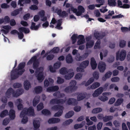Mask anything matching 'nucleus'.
<instances>
[{
    "mask_svg": "<svg viewBox=\"0 0 130 130\" xmlns=\"http://www.w3.org/2000/svg\"><path fill=\"white\" fill-rule=\"evenodd\" d=\"M33 62V68L35 70H36V73H37L38 71L39 62L38 59H37V57L36 56H34L32 57L31 59L28 61L27 63L28 65H30Z\"/></svg>",
    "mask_w": 130,
    "mask_h": 130,
    "instance_id": "3",
    "label": "nucleus"
},
{
    "mask_svg": "<svg viewBox=\"0 0 130 130\" xmlns=\"http://www.w3.org/2000/svg\"><path fill=\"white\" fill-rule=\"evenodd\" d=\"M78 11H80L83 13L85 11L84 8L81 5H79L78 6Z\"/></svg>",
    "mask_w": 130,
    "mask_h": 130,
    "instance_id": "55",
    "label": "nucleus"
},
{
    "mask_svg": "<svg viewBox=\"0 0 130 130\" xmlns=\"http://www.w3.org/2000/svg\"><path fill=\"white\" fill-rule=\"evenodd\" d=\"M54 56L53 55L51 54L48 55L46 57L47 60H52L54 58Z\"/></svg>",
    "mask_w": 130,
    "mask_h": 130,
    "instance_id": "56",
    "label": "nucleus"
},
{
    "mask_svg": "<svg viewBox=\"0 0 130 130\" xmlns=\"http://www.w3.org/2000/svg\"><path fill=\"white\" fill-rule=\"evenodd\" d=\"M60 93V91H58L57 92L54 93L53 95L54 96H57L58 97L60 98L62 96L61 94Z\"/></svg>",
    "mask_w": 130,
    "mask_h": 130,
    "instance_id": "57",
    "label": "nucleus"
},
{
    "mask_svg": "<svg viewBox=\"0 0 130 130\" xmlns=\"http://www.w3.org/2000/svg\"><path fill=\"white\" fill-rule=\"evenodd\" d=\"M60 120L58 118H52L49 119L48 120L49 124H54L60 122Z\"/></svg>",
    "mask_w": 130,
    "mask_h": 130,
    "instance_id": "15",
    "label": "nucleus"
},
{
    "mask_svg": "<svg viewBox=\"0 0 130 130\" xmlns=\"http://www.w3.org/2000/svg\"><path fill=\"white\" fill-rule=\"evenodd\" d=\"M69 71L68 74L65 75L64 76L65 78L67 80H69L71 79L73 77L74 74V73L72 69H69Z\"/></svg>",
    "mask_w": 130,
    "mask_h": 130,
    "instance_id": "12",
    "label": "nucleus"
},
{
    "mask_svg": "<svg viewBox=\"0 0 130 130\" xmlns=\"http://www.w3.org/2000/svg\"><path fill=\"white\" fill-rule=\"evenodd\" d=\"M94 44V42L93 40H90L87 42L86 44V47L87 48L92 47Z\"/></svg>",
    "mask_w": 130,
    "mask_h": 130,
    "instance_id": "33",
    "label": "nucleus"
},
{
    "mask_svg": "<svg viewBox=\"0 0 130 130\" xmlns=\"http://www.w3.org/2000/svg\"><path fill=\"white\" fill-rule=\"evenodd\" d=\"M113 118V116H106L104 117L103 121L105 122H106L111 120Z\"/></svg>",
    "mask_w": 130,
    "mask_h": 130,
    "instance_id": "34",
    "label": "nucleus"
},
{
    "mask_svg": "<svg viewBox=\"0 0 130 130\" xmlns=\"http://www.w3.org/2000/svg\"><path fill=\"white\" fill-rule=\"evenodd\" d=\"M24 92L23 90L22 89H19L15 91L14 90L11 88H10L7 90L6 92V96L8 98H9L11 94L14 97H18L22 94Z\"/></svg>",
    "mask_w": 130,
    "mask_h": 130,
    "instance_id": "1",
    "label": "nucleus"
},
{
    "mask_svg": "<svg viewBox=\"0 0 130 130\" xmlns=\"http://www.w3.org/2000/svg\"><path fill=\"white\" fill-rule=\"evenodd\" d=\"M63 107L61 105H55L52 107V109L55 111L59 110L58 111L55 113L54 115V117H59L61 115L63 112Z\"/></svg>",
    "mask_w": 130,
    "mask_h": 130,
    "instance_id": "6",
    "label": "nucleus"
},
{
    "mask_svg": "<svg viewBox=\"0 0 130 130\" xmlns=\"http://www.w3.org/2000/svg\"><path fill=\"white\" fill-rule=\"evenodd\" d=\"M76 81L74 80H71L70 83V86H71L72 87H75V88H74V89L75 90H76L77 88V87L76 86Z\"/></svg>",
    "mask_w": 130,
    "mask_h": 130,
    "instance_id": "41",
    "label": "nucleus"
},
{
    "mask_svg": "<svg viewBox=\"0 0 130 130\" xmlns=\"http://www.w3.org/2000/svg\"><path fill=\"white\" fill-rule=\"evenodd\" d=\"M112 74V72L110 71H108L105 74V77H102V79L104 80H106L107 78H108L111 77Z\"/></svg>",
    "mask_w": 130,
    "mask_h": 130,
    "instance_id": "31",
    "label": "nucleus"
},
{
    "mask_svg": "<svg viewBox=\"0 0 130 130\" xmlns=\"http://www.w3.org/2000/svg\"><path fill=\"white\" fill-rule=\"evenodd\" d=\"M77 36V34H74L71 37V39L72 41V44H74L76 42L77 39H78Z\"/></svg>",
    "mask_w": 130,
    "mask_h": 130,
    "instance_id": "28",
    "label": "nucleus"
},
{
    "mask_svg": "<svg viewBox=\"0 0 130 130\" xmlns=\"http://www.w3.org/2000/svg\"><path fill=\"white\" fill-rule=\"evenodd\" d=\"M40 97L38 96H36L34 98L33 101V105L34 107L36 106L39 101Z\"/></svg>",
    "mask_w": 130,
    "mask_h": 130,
    "instance_id": "23",
    "label": "nucleus"
},
{
    "mask_svg": "<svg viewBox=\"0 0 130 130\" xmlns=\"http://www.w3.org/2000/svg\"><path fill=\"white\" fill-rule=\"evenodd\" d=\"M19 29L20 30V31L24 32L25 34L28 33L30 32V30L28 28L24 27H20L19 28Z\"/></svg>",
    "mask_w": 130,
    "mask_h": 130,
    "instance_id": "37",
    "label": "nucleus"
},
{
    "mask_svg": "<svg viewBox=\"0 0 130 130\" xmlns=\"http://www.w3.org/2000/svg\"><path fill=\"white\" fill-rule=\"evenodd\" d=\"M59 89V87L57 86L50 87H48L46 89L47 92H55L58 90Z\"/></svg>",
    "mask_w": 130,
    "mask_h": 130,
    "instance_id": "14",
    "label": "nucleus"
},
{
    "mask_svg": "<svg viewBox=\"0 0 130 130\" xmlns=\"http://www.w3.org/2000/svg\"><path fill=\"white\" fill-rule=\"evenodd\" d=\"M17 68L12 69L11 71L10 74L11 78V80H14L17 78L20 75H21L25 72V69L18 71Z\"/></svg>",
    "mask_w": 130,
    "mask_h": 130,
    "instance_id": "4",
    "label": "nucleus"
},
{
    "mask_svg": "<svg viewBox=\"0 0 130 130\" xmlns=\"http://www.w3.org/2000/svg\"><path fill=\"white\" fill-rule=\"evenodd\" d=\"M20 117H23L21 121V122L23 124H25L28 121V117H27L25 116H21V114H20Z\"/></svg>",
    "mask_w": 130,
    "mask_h": 130,
    "instance_id": "42",
    "label": "nucleus"
},
{
    "mask_svg": "<svg viewBox=\"0 0 130 130\" xmlns=\"http://www.w3.org/2000/svg\"><path fill=\"white\" fill-rule=\"evenodd\" d=\"M103 90V88L102 87H100L96 90V91H97L99 95L101 94Z\"/></svg>",
    "mask_w": 130,
    "mask_h": 130,
    "instance_id": "62",
    "label": "nucleus"
},
{
    "mask_svg": "<svg viewBox=\"0 0 130 130\" xmlns=\"http://www.w3.org/2000/svg\"><path fill=\"white\" fill-rule=\"evenodd\" d=\"M93 77H91L89 78V80L85 84L86 86H87L92 83L94 81V78L96 79H98L99 77V73L98 72H94L93 74Z\"/></svg>",
    "mask_w": 130,
    "mask_h": 130,
    "instance_id": "9",
    "label": "nucleus"
},
{
    "mask_svg": "<svg viewBox=\"0 0 130 130\" xmlns=\"http://www.w3.org/2000/svg\"><path fill=\"white\" fill-rule=\"evenodd\" d=\"M13 86L14 88H19L21 86V84L19 83H15L13 84Z\"/></svg>",
    "mask_w": 130,
    "mask_h": 130,
    "instance_id": "54",
    "label": "nucleus"
},
{
    "mask_svg": "<svg viewBox=\"0 0 130 130\" xmlns=\"http://www.w3.org/2000/svg\"><path fill=\"white\" fill-rule=\"evenodd\" d=\"M33 124L34 129H38L40 126V122L39 120H34Z\"/></svg>",
    "mask_w": 130,
    "mask_h": 130,
    "instance_id": "26",
    "label": "nucleus"
},
{
    "mask_svg": "<svg viewBox=\"0 0 130 130\" xmlns=\"http://www.w3.org/2000/svg\"><path fill=\"white\" fill-rule=\"evenodd\" d=\"M26 115L32 116L34 115V109L32 107L30 106L28 108H25L21 112V116H24Z\"/></svg>",
    "mask_w": 130,
    "mask_h": 130,
    "instance_id": "5",
    "label": "nucleus"
},
{
    "mask_svg": "<svg viewBox=\"0 0 130 130\" xmlns=\"http://www.w3.org/2000/svg\"><path fill=\"white\" fill-rule=\"evenodd\" d=\"M75 59L77 61H81L83 60V58L80 56V54L78 53L75 58Z\"/></svg>",
    "mask_w": 130,
    "mask_h": 130,
    "instance_id": "46",
    "label": "nucleus"
},
{
    "mask_svg": "<svg viewBox=\"0 0 130 130\" xmlns=\"http://www.w3.org/2000/svg\"><path fill=\"white\" fill-rule=\"evenodd\" d=\"M19 30L20 32H18V37L19 39H22L24 37V35L22 33V31H20V30H19Z\"/></svg>",
    "mask_w": 130,
    "mask_h": 130,
    "instance_id": "51",
    "label": "nucleus"
},
{
    "mask_svg": "<svg viewBox=\"0 0 130 130\" xmlns=\"http://www.w3.org/2000/svg\"><path fill=\"white\" fill-rule=\"evenodd\" d=\"M24 88L26 90H28L31 87L30 83L27 80L24 81Z\"/></svg>",
    "mask_w": 130,
    "mask_h": 130,
    "instance_id": "20",
    "label": "nucleus"
},
{
    "mask_svg": "<svg viewBox=\"0 0 130 130\" xmlns=\"http://www.w3.org/2000/svg\"><path fill=\"white\" fill-rule=\"evenodd\" d=\"M25 65V62H21L20 63L18 67L17 70L19 71L22 70L23 69H24Z\"/></svg>",
    "mask_w": 130,
    "mask_h": 130,
    "instance_id": "30",
    "label": "nucleus"
},
{
    "mask_svg": "<svg viewBox=\"0 0 130 130\" xmlns=\"http://www.w3.org/2000/svg\"><path fill=\"white\" fill-rule=\"evenodd\" d=\"M68 14V13H67L66 11H63L62 12L60 17L63 18L64 17H66Z\"/></svg>",
    "mask_w": 130,
    "mask_h": 130,
    "instance_id": "60",
    "label": "nucleus"
},
{
    "mask_svg": "<svg viewBox=\"0 0 130 130\" xmlns=\"http://www.w3.org/2000/svg\"><path fill=\"white\" fill-rule=\"evenodd\" d=\"M89 63V61L88 60H86L82 62L80 64V66L83 68H85L88 66Z\"/></svg>",
    "mask_w": 130,
    "mask_h": 130,
    "instance_id": "21",
    "label": "nucleus"
},
{
    "mask_svg": "<svg viewBox=\"0 0 130 130\" xmlns=\"http://www.w3.org/2000/svg\"><path fill=\"white\" fill-rule=\"evenodd\" d=\"M34 90L36 94H39L42 92V88L41 86H37L35 88Z\"/></svg>",
    "mask_w": 130,
    "mask_h": 130,
    "instance_id": "32",
    "label": "nucleus"
},
{
    "mask_svg": "<svg viewBox=\"0 0 130 130\" xmlns=\"http://www.w3.org/2000/svg\"><path fill=\"white\" fill-rule=\"evenodd\" d=\"M9 115L11 119H14L15 118V111L12 109H11L10 110Z\"/></svg>",
    "mask_w": 130,
    "mask_h": 130,
    "instance_id": "19",
    "label": "nucleus"
},
{
    "mask_svg": "<svg viewBox=\"0 0 130 130\" xmlns=\"http://www.w3.org/2000/svg\"><path fill=\"white\" fill-rule=\"evenodd\" d=\"M44 107L42 103H40L37 106V110L39 111L42 109Z\"/></svg>",
    "mask_w": 130,
    "mask_h": 130,
    "instance_id": "48",
    "label": "nucleus"
},
{
    "mask_svg": "<svg viewBox=\"0 0 130 130\" xmlns=\"http://www.w3.org/2000/svg\"><path fill=\"white\" fill-rule=\"evenodd\" d=\"M20 11L19 9H15L11 12V15L12 16H16L19 13Z\"/></svg>",
    "mask_w": 130,
    "mask_h": 130,
    "instance_id": "43",
    "label": "nucleus"
},
{
    "mask_svg": "<svg viewBox=\"0 0 130 130\" xmlns=\"http://www.w3.org/2000/svg\"><path fill=\"white\" fill-rule=\"evenodd\" d=\"M73 120L72 119H69L68 120L66 121L63 122L62 125H67L73 122Z\"/></svg>",
    "mask_w": 130,
    "mask_h": 130,
    "instance_id": "47",
    "label": "nucleus"
},
{
    "mask_svg": "<svg viewBox=\"0 0 130 130\" xmlns=\"http://www.w3.org/2000/svg\"><path fill=\"white\" fill-rule=\"evenodd\" d=\"M98 68L100 72H103L106 68V64L104 62H100L98 64Z\"/></svg>",
    "mask_w": 130,
    "mask_h": 130,
    "instance_id": "11",
    "label": "nucleus"
},
{
    "mask_svg": "<svg viewBox=\"0 0 130 130\" xmlns=\"http://www.w3.org/2000/svg\"><path fill=\"white\" fill-rule=\"evenodd\" d=\"M38 69L37 73H35V75L39 82H41L43 80L44 78L43 75V68L41 67L38 68Z\"/></svg>",
    "mask_w": 130,
    "mask_h": 130,
    "instance_id": "7",
    "label": "nucleus"
},
{
    "mask_svg": "<svg viewBox=\"0 0 130 130\" xmlns=\"http://www.w3.org/2000/svg\"><path fill=\"white\" fill-rule=\"evenodd\" d=\"M29 8L30 9L33 10H37L38 9L37 6L36 5H31V6L29 7Z\"/></svg>",
    "mask_w": 130,
    "mask_h": 130,
    "instance_id": "63",
    "label": "nucleus"
},
{
    "mask_svg": "<svg viewBox=\"0 0 130 130\" xmlns=\"http://www.w3.org/2000/svg\"><path fill=\"white\" fill-rule=\"evenodd\" d=\"M102 109L100 107L96 108L93 109L92 110V113H97L101 112L102 111Z\"/></svg>",
    "mask_w": 130,
    "mask_h": 130,
    "instance_id": "38",
    "label": "nucleus"
},
{
    "mask_svg": "<svg viewBox=\"0 0 130 130\" xmlns=\"http://www.w3.org/2000/svg\"><path fill=\"white\" fill-rule=\"evenodd\" d=\"M42 113L45 116H49L51 115L50 111L48 109H44L41 111Z\"/></svg>",
    "mask_w": 130,
    "mask_h": 130,
    "instance_id": "40",
    "label": "nucleus"
},
{
    "mask_svg": "<svg viewBox=\"0 0 130 130\" xmlns=\"http://www.w3.org/2000/svg\"><path fill=\"white\" fill-rule=\"evenodd\" d=\"M86 97V95L85 94L80 93L77 95V100L78 101H80L84 99Z\"/></svg>",
    "mask_w": 130,
    "mask_h": 130,
    "instance_id": "25",
    "label": "nucleus"
},
{
    "mask_svg": "<svg viewBox=\"0 0 130 130\" xmlns=\"http://www.w3.org/2000/svg\"><path fill=\"white\" fill-rule=\"evenodd\" d=\"M105 36L106 33L105 32L100 33L97 32L94 33V36L96 39L98 40L94 46V49L100 48L101 43L100 40L103 38Z\"/></svg>",
    "mask_w": 130,
    "mask_h": 130,
    "instance_id": "2",
    "label": "nucleus"
},
{
    "mask_svg": "<svg viewBox=\"0 0 130 130\" xmlns=\"http://www.w3.org/2000/svg\"><path fill=\"white\" fill-rule=\"evenodd\" d=\"M82 77V75L80 73H78L75 76V79H81Z\"/></svg>",
    "mask_w": 130,
    "mask_h": 130,
    "instance_id": "59",
    "label": "nucleus"
},
{
    "mask_svg": "<svg viewBox=\"0 0 130 130\" xmlns=\"http://www.w3.org/2000/svg\"><path fill=\"white\" fill-rule=\"evenodd\" d=\"M90 64L92 67V68L93 70L95 69L97 67V64L96 63V61L93 57L91 58L90 61Z\"/></svg>",
    "mask_w": 130,
    "mask_h": 130,
    "instance_id": "16",
    "label": "nucleus"
},
{
    "mask_svg": "<svg viewBox=\"0 0 130 130\" xmlns=\"http://www.w3.org/2000/svg\"><path fill=\"white\" fill-rule=\"evenodd\" d=\"M126 41L124 40H121L119 43V46L120 47L123 48L126 45Z\"/></svg>",
    "mask_w": 130,
    "mask_h": 130,
    "instance_id": "45",
    "label": "nucleus"
},
{
    "mask_svg": "<svg viewBox=\"0 0 130 130\" xmlns=\"http://www.w3.org/2000/svg\"><path fill=\"white\" fill-rule=\"evenodd\" d=\"M8 115V111L6 109L2 111L0 114V117L1 118H3Z\"/></svg>",
    "mask_w": 130,
    "mask_h": 130,
    "instance_id": "35",
    "label": "nucleus"
},
{
    "mask_svg": "<svg viewBox=\"0 0 130 130\" xmlns=\"http://www.w3.org/2000/svg\"><path fill=\"white\" fill-rule=\"evenodd\" d=\"M1 101L2 102L6 104L7 103V98L5 96H4L2 98Z\"/></svg>",
    "mask_w": 130,
    "mask_h": 130,
    "instance_id": "61",
    "label": "nucleus"
},
{
    "mask_svg": "<svg viewBox=\"0 0 130 130\" xmlns=\"http://www.w3.org/2000/svg\"><path fill=\"white\" fill-rule=\"evenodd\" d=\"M103 125V123L102 122H99L96 126L98 130H100L101 129Z\"/></svg>",
    "mask_w": 130,
    "mask_h": 130,
    "instance_id": "53",
    "label": "nucleus"
},
{
    "mask_svg": "<svg viewBox=\"0 0 130 130\" xmlns=\"http://www.w3.org/2000/svg\"><path fill=\"white\" fill-rule=\"evenodd\" d=\"M64 82V80L63 79L59 77H58L57 82L58 84H62Z\"/></svg>",
    "mask_w": 130,
    "mask_h": 130,
    "instance_id": "52",
    "label": "nucleus"
},
{
    "mask_svg": "<svg viewBox=\"0 0 130 130\" xmlns=\"http://www.w3.org/2000/svg\"><path fill=\"white\" fill-rule=\"evenodd\" d=\"M100 85V83L98 82H95L93 83L90 86H89L88 88V89H94L99 87Z\"/></svg>",
    "mask_w": 130,
    "mask_h": 130,
    "instance_id": "18",
    "label": "nucleus"
},
{
    "mask_svg": "<svg viewBox=\"0 0 130 130\" xmlns=\"http://www.w3.org/2000/svg\"><path fill=\"white\" fill-rule=\"evenodd\" d=\"M74 112L73 111H70L67 113L65 116V117L66 118H69L72 116L74 115Z\"/></svg>",
    "mask_w": 130,
    "mask_h": 130,
    "instance_id": "36",
    "label": "nucleus"
},
{
    "mask_svg": "<svg viewBox=\"0 0 130 130\" xmlns=\"http://www.w3.org/2000/svg\"><path fill=\"white\" fill-rule=\"evenodd\" d=\"M116 0H108V4L110 6L115 7L116 6Z\"/></svg>",
    "mask_w": 130,
    "mask_h": 130,
    "instance_id": "39",
    "label": "nucleus"
},
{
    "mask_svg": "<svg viewBox=\"0 0 130 130\" xmlns=\"http://www.w3.org/2000/svg\"><path fill=\"white\" fill-rule=\"evenodd\" d=\"M113 124L116 127L118 128L120 126V124L119 122L116 120H115L113 121Z\"/></svg>",
    "mask_w": 130,
    "mask_h": 130,
    "instance_id": "58",
    "label": "nucleus"
},
{
    "mask_svg": "<svg viewBox=\"0 0 130 130\" xmlns=\"http://www.w3.org/2000/svg\"><path fill=\"white\" fill-rule=\"evenodd\" d=\"M60 50L59 48L58 47H55L52 49L51 52L54 53H57L59 52Z\"/></svg>",
    "mask_w": 130,
    "mask_h": 130,
    "instance_id": "44",
    "label": "nucleus"
},
{
    "mask_svg": "<svg viewBox=\"0 0 130 130\" xmlns=\"http://www.w3.org/2000/svg\"><path fill=\"white\" fill-rule=\"evenodd\" d=\"M36 24L34 22L32 23L30 27V29L31 30H37L39 29L40 24H39L38 25H35Z\"/></svg>",
    "mask_w": 130,
    "mask_h": 130,
    "instance_id": "22",
    "label": "nucleus"
},
{
    "mask_svg": "<svg viewBox=\"0 0 130 130\" xmlns=\"http://www.w3.org/2000/svg\"><path fill=\"white\" fill-rule=\"evenodd\" d=\"M65 100L63 99H58L55 98L52 99L50 101V103L51 104H57L61 105L65 102Z\"/></svg>",
    "mask_w": 130,
    "mask_h": 130,
    "instance_id": "10",
    "label": "nucleus"
},
{
    "mask_svg": "<svg viewBox=\"0 0 130 130\" xmlns=\"http://www.w3.org/2000/svg\"><path fill=\"white\" fill-rule=\"evenodd\" d=\"M69 69L68 70L65 67H63L61 68L60 70V74L62 75H65L68 74L69 72Z\"/></svg>",
    "mask_w": 130,
    "mask_h": 130,
    "instance_id": "27",
    "label": "nucleus"
},
{
    "mask_svg": "<svg viewBox=\"0 0 130 130\" xmlns=\"http://www.w3.org/2000/svg\"><path fill=\"white\" fill-rule=\"evenodd\" d=\"M74 88H75V87H72L71 86H70L67 87L65 89L64 91L65 92L67 93H71L76 90L74 89Z\"/></svg>",
    "mask_w": 130,
    "mask_h": 130,
    "instance_id": "17",
    "label": "nucleus"
},
{
    "mask_svg": "<svg viewBox=\"0 0 130 130\" xmlns=\"http://www.w3.org/2000/svg\"><path fill=\"white\" fill-rule=\"evenodd\" d=\"M119 52L118 51L116 53V59L117 60H118L119 59L120 60L123 61L124 60L125 58L126 55V52L125 50H122L121 51L120 53L119 56Z\"/></svg>",
    "mask_w": 130,
    "mask_h": 130,
    "instance_id": "8",
    "label": "nucleus"
},
{
    "mask_svg": "<svg viewBox=\"0 0 130 130\" xmlns=\"http://www.w3.org/2000/svg\"><path fill=\"white\" fill-rule=\"evenodd\" d=\"M99 99L101 101L105 102L108 100V98L105 96H100L99 97Z\"/></svg>",
    "mask_w": 130,
    "mask_h": 130,
    "instance_id": "49",
    "label": "nucleus"
},
{
    "mask_svg": "<svg viewBox=\"0 0 130 130\" xmlns=\"http://www.w3.org/2000/svg\"><path fill=\"white\" fill-rule=\"evenodd\" d=\"M61 62H58L55 63L54 65V67L55 69H58L60 67Z\"/></svg>",
    "mask_w": 130,
    "mask_h": 130,
    "instance_id": "50",
    "label": "nucleus"
},
{
    "mask_svg": "<svg viewBox=\"0 0 130 130\" xmlns=\"http://www.w3.org/2000/svg\"><path fill=\"white\" fill-rule=\"evenodd\" d=\"M78 39L77 41V44L80 45L84 44L85 41V39L84 36L82 35H79L78 36Z\"/></svg>",
    "mask_w": 130,
    "mask_h": 130,
    "instance_id": "13",
    "label": "nucleus"
},
{
    "mask_svg": "<svg viewBox=\"0 0 130 130\" xmlns=\"http://www.w3.org/2000/svg\"><path fill=\"white\" fill-rule=\"evenodd\" d=\"M115 101V99L114 98H112L109 100L108 102V103L110 104H113Z\"/></svg>",
    "mask_w": 130,
    "mask_h": 130,
    "instance_id": "64",
    "label": "nucleus"
},
{
    "mask_svg": "<svg viewBox=\"0 0 130 130\" xmlns=\"http://www.w3.org/2000/svg\"><path fill=\"white\" fill-rule=\"evenodd\" d=\"M124 100L122 98L118 99L114 104V106H117L120 105L123 103Z\"/></svg>",
    "mask_w": 130,
    "mask_h": 130,
    "instance_id": "29",
    "label": "nucleus"
},
{
    "mask_svg": "<svg viewBox=\"0 0 130 130\" xmlns=\"http://www.w3.org/2000/svg\"><path fill=\"white\" fill-rule=\"evenodd\" d=\"M66 60L68 63H72L73 61L72 56L70 54H69L66 57Z\"/></svg>",
    "mask_w": 130,
    "mask_h": 130,
    "instance_id": "24",
    "label": "nucleus"
}]
</instances>
